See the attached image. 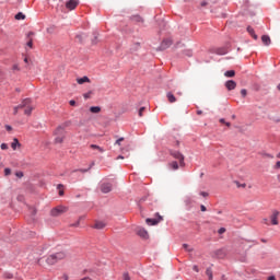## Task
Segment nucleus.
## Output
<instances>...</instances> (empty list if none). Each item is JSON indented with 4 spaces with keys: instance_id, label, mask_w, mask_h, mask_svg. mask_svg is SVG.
<instances>
[{
    "instance_id": "bb28decb",
    "label": "nucleus",
    "mask_w": 280,
    "mask_h": 280,
    "mask_svg": "<svg viewBox=\"0 0 280 280\" xmlns=\"http://www.w3.org/2000/svg\"><path fill=\"white\" fill-rule=\"evenodd\" d=\"M183 248H184L187 253H192V252H194V248H192V247H189V245L186 244V243L183 244Z\"/></svg>"
},
{
    "instance_id": "39448f33",
    "label": "nucleus",
    "mask_w": 280,
    "mask_h": 280,
    "mask_svg": "<svg viewBox=\"0 0 280 280\" xmlns=\"http://www.w3.org/2000/svg\"><path fill=\"white\" fill-rule=\"evenodd\" d=\"M156 215H158V218H154V219L148 218L145 220V222L149 226H156V224H159V222H161L163 220V217H161V214L156 213Z\"/></svg>"
},
{
    "instance_id": "20e7f679",
    "label": "nucleus",
    "mask_w": 280,
    "mask_h": 280,
    "mask_svg": "<svg viewBox=\"0 0 280 280\" xmlns=\"http://www.w3.org/2000/svg\"><path fill=\"white\" fill-rule=\"evenodd\" d=\"M171 156L177 159V161H179V165L182 167H185V155H183V153H180L179 151H171Z\"/></svg>"
},
{
    "instance_id": "a878e982",
    "label": "nucleus",
    "mask_w": 280,
    "mask_h": 280,
    "mask_svg": "<svg viewBox=\"0 0 280 280\" xmlns=\"http://www.w3.org/2000/svg\"><path fill=\"white\" fill-rule=\"evenodd\" d=\"M15 19H16V21H24L25 14H23L22 12H19V13L15 15Z\"/></svg>"
},
{
    "instance_id": "79ce46f5",
    "label": "nucleus",
    "mask_w": 280,
    "mask_h": 280,
    "mask_svg": "<svg viewBox=\"0 0 280 280\" xmlns=\"http://www.w3.org/2000/svg\"><path fill=\"white\" fill-rule=\"evenodd\" d=\"M121 141H124V138H119L116 140V145H120L121 144Z\"/></svg>"
},
{
    "instance_id": "69168bd1",
    "label": "nucleus",
    "mask_w": 280,
    "mask_h": 280,
    "mask_svg": "<svg viewBox=\"0 0 280 280\" xmlns=\"http://www.w3.org/2000/svg\"><path fill=\"white\" fill-rule=\"evenodd\" d=\"M220 124H226V121L224 120V118L220 119Z\"/></svg>"
},
{
    "instance_id": "052dcab7",
    "label": "nucleus",
    "mask_w": 280,
    "mask_h": 280,
    "mask_svg": "<svg viewBox=\"0 0 280 280\" xmlns=\"http://www.w3.org/2000/svg\"><path fill=\"white\" fill-rule=\"evenodd\" d=\"M62 279H63V280H69V276L63 275V276H62Z\"/></svg>"
},
{
    "instance_id": "0e129e2a",
    "label": "nucleus",
    "mask_w": 280,
    "mask_h": 280,
    "mask_svg": "<svg viewBox=\"0 0 280 280\" xmlns=\"http://www.w3.org/2000/svg\"><path fill=\"white\" fill-rule=\"evenodd\" d=\"M59 196H65V190H59Z\"/></svg>"
},
{
    "instance_id": "13d9d810",
    "label": "nucleus",
    "mask_w": 280,
    "mask_h": 280,
    "mask_svg": "<svg viewBox=\"0 0 280 280\" xmlns=\"http://www.w3.org/2000/svg\"><path fill=\"white\" fill-rule=\"evenodd\" d=\"M267 280H277L275 276H270Z\"/></svg>"
},
{
    "instance_id": "37998d69",
    "label": "nucleus",
    "mask_w": 280,
    "mask_h": 280,
    "mask_svg": "<svg viewBox=\"0 0 280 280\" xmlns=\"http://www.w3.org/2000/svg\"><path fill=\"white\" fill-rule=\"evenodd\" d=\"M95 40H97V33H94V39H92L93 45H95L97 43Z\"/></svg>"
},
{
    "instance_id": "4be33fe9",
    "label": "nucleus",
    "mask_w": 280,
    "mask_h": 280,
    "mask_svg": "<svg viewBox=\"0 0 280 280\" xmlns=\"http://www.w3.org/2000/svg\"><path fill=\"white\" fill-rule=\"evenodd\" d=\"M34 110V107H32L30 104L25 107L24 114L32 115V112Z\"/></svg>"
},
{
    "instance_id": "9b49d317",
    "label": "nucleus",
    "mask_w": 280,
    "mask_h": 280,
    "mask_svg": "<svg viewBox=\"0 0 280 280\" xmlns=\"http://www.w3.org/2000/svg\"><path fill=\"white\" fill-rule=\"evenodd\" d=\"M137 235H139V237H142V240H148V230L139 228L137 230Z\"/></svg>"
},
{
    "instance_id": "4c0bfd02",
    "label": "nucleus",
    "mask_w": 280,
    "mask_h": 280,
    "mask_svg": "<svg viewBox=\"0 0 280 280\" xmlns=\"http://www.w3.org/2000/svg\"><path fill=\"white\" fill-rule=\"evenodd\" d=\"M19 110H21L20 107H19V106H15V107L13 108V115H19Z\"/></svg>"
},
{
    "instance_id": "6e6d98bb",
    "label": "nucleus",
    "mask_w": 280,
    "mask_h": 280,
    "mask_svg": "<svg viewBox=\"0 0 280 280\" xmlns=\"http://www.w3.org/2000/svg\"><path fill=\"white\" fill-rule=\"evenodd\" d=\"M236 185H237V187H246V184H242V185H240V183H238V182H236Z\"/></svg>"
},
{
    "instance_id": "b1692460",
    "label": "nucleus",
    "mask_w": 280,
    "mask_h": 280,
    "mask_svg": "<svg viewBox=\"0 0 280 280\" xmlns=\"http://www.w3.org/2000/svg\"><path fill=\"white\" fill-rule=\"evenodd\" d=\"M90 148H92V150H98V152L104 153V149L97 144H91Z\"/></svg>"
},
{
    "instance_id": "393cba45",
    "label": "nucleus",
    "mask_w": 280,
    "mask_h": 280,
    "mask_svg": "<svg viewBox=\"0 0 280 280\" xmlns=\"http://www.w3.org/2000/svg\"><path fill=\"white\" fill-rule=\"evenodd\" d=\"M100 110H102V107H100V106H92V107H90V112H92L94 114L100 113Z\"/></svg>"
},
{
    "instance_id": "bf43d9fd",
    "label": "nucleus",
    "mask_w": 280,
    "mask_h": 280,
    "mask_svg": "<svg viewBox=\"0 0 280 280\" xmlns=\"http://www.w3.org/2000/svg\"><path fill=\"white\" fill-rule=\"evenodd\" d=\"M264 224H268V218L262 219Z\"/></svg>"
},
{
    "instance_id": "864d4df0",
    "label": "nucleus",
    "mask_w": 280,
    "mask_h": 280,
    "mask_svg": "<svg viewBox=\"0 0 280 280\" xmlns=\"http://www.w3.org/2000/svg\"><path fill=\"white\" fill-rule=\"evenodd\" d=\"M13 71H19V65L13 66Z\"/></svg>"
},
{
    "instance_id": "f8f14e48",
    "label": "nucleus",
    "mask_w": 280,
    "mask_h": 280,
    "mask_svg": "<svg viewBox=\"0 0 280 280\" xmlns=\"http://www.w3.org/2000/svg\"><path fill=\"white\" fill-rule=\"evenodd\" d=\"M279 218V211L273 210L270 220H271V224L277 225L279 224V221L277 220Z\"/></svg>"
},
{
    "instance_id": "f3484780",
    "label": "nucleus",
    "mask_w": 280,
    "mask_h": 280,
    "mask_svg": "<svg viewBox=\"0 0 280 280\" xmlns=\"http://www.w3.org/2000/svg\"><path fill=\"white\" fill-rule=\"evenodd\" d=\"M78 84H84L85 82H91V79H89V77H83V78H79L77 79Z\"/></svg>"
},
{
    "instance_id": "423d86ee",
    "label": "nucleus",
    "mask_w": 280,
    "mask_h": 280,
    "mask_svg": "<svg viewBox=\"0 0 280 280\" xmlns=\"http://www.w3.org/2000/svg\"><path fill=\"white\" fill-rule=\"evenodd\" d=\"M172 47V39H164L158 48V51H165Z\"/></svg>"
},
{
    "instance_id": "aec40b11",
    "label": "nucleus",
    "mask_w": 280,
    "mask_h": 280,
    "mask_svg": "<svg viewBox=\"0 0 280 280\" xmlns=\"http://www.w3.org/2000/svg\"><path fill=\"white\" fill-rule=\"evenodd\" d=\"M225 78H234L235 77V70H228L224 72Z\"/></svg>"
},
{
    "instance_id": "f03ea898",
    "label": "nucleus",
    "mask_w": 280,
    "mask_h": 280,
    "mask_svg": "<svg viewBox=\"0 0 280 280\" xmlns=\"http://www.w3.org/2000/svg\"><path fill=\"white\" fill-rule=\"evenodd\" d=\"M66 258L67 254L65 252H59L48 256L46 259V264H48V266H54V264H58V261H62V259Z\"/></svg>"
},
{
    "instance_id": "774afa93",
    "label": "nucleus",
    "mask_w": 280,
    "mask_h": 280,
    "mask_svg": "<svg viewBox=\"0 0 280 280\" xmlns=\"http://www.w3.org/2000/svg\"><path fill=\"white\" fill-rule=\"evenodd\" d=\"M197 115H202V110H197Z\"/></svg>"
},
{
    "instance_id": "e2e57ef3",
    "label": "nucleus",
    "mask_w": 280,
    "mask_h": 280,
    "mask_svg": "<svg viewBox=\"0 0 280 280\" xmlns=\"http://www.w3.org/2000/svg\"><path fill=\"white\" fill-rule=\"evenodd\" d=\"M30 36H34V32H28L27 38H30Z\"/></svg>"
},
{
    "instance_id": "0eeeda50",
    "label": "nucleus",
    "mask_w": 280,
    "mask_h": 280,
    "mask_svg": "<svg viewBox=\"0 0 280 280\" xmlns=\"http://www.w3.org/2000/svg\"><path fill=\"white\" fill-rule=\"evenodd\" d=\"M101 191L102 194H110V191H113V184L110 183L101 184Z\"/></svg>"
},
{
    "instance_id": "473e14b6",
    "label": "nucleus",
    "mask_w": 280,
    "mask_h": 280,
    "mask_svg": "<svg viewBox=\"0 0 280 280\" xmlns=\"http://www.w3.org/2000/svg\"><path fill=\"white\" fill-rule=\"evenodd\" d=\"M171 167H173V170H178V162H172Z\"/></svg>"
},
{
    "instance_id": "5701e85b",
    "label": "nucleus",
    "mask_w": 280,
    "mask_h": 280,
    "mask_svg": "<svg viewBox=\"0 0 280 280\" xmlns=\"http://www.w3.org/2000/svg\"><path fill=\"white\" fill-rule=\"evenodd\" d=\"M206 275L209 278V280H213V271L211 270V268H207Z\"/></svg>"
},
{
    "instance_id": "a18cd8bd",
    "label": "nucleus",
    "mask_w": 280,
    "mask_h": 280,
    "mask_svg": "<svg viewBox=\"0 0 280 280\" xmlns=\"http://www.w3.org/2000/svg\"><path fill=\"white\" fill-rule=\"evenodd\" d=\"M90 168H80L79 172H82V174H86V172H89Z\"/></svg>"
},
{
    "instance_id": "2f4dec72",
    "label": "nucleus",
    "mask_w": 280,
    "mask_h": 280,
    "mask_svg": "<svg viewBox=\"0 0 280 280\" xmlns=\"http://www.w3.org/2000/svg\"><path fill=\"white\" fill-rule=\"evenodd\" d=\"M201 8H206V5H209V0H202L200 2Z\"/></svg>"
},
{
    "instance_id": "de8ad7c7",
    "label": "nucleus",
    "mask_w": 280,
    "mask_h": 280,
    "mask_svg": "<svg viewBox=\"0 0 280 280\" xmlns=\"http://www.w3.org/2000/svg\"><path fill=\"white\" fill-rule=\"evenodd\" d=\"M275 170H280V161H278L275 165Z\"/></svg>"
},
{
    "instance_id": "4468645a",
    "label": "nucleus",
    "mask_w": 280,
    "mask_h": 280,
    "mask_svg": "<svg viewBox=\"0 0 280 280\" xmlns=\"http://www.w3.org/2000/svg\"><path fill=\"white\" fill-rule=\"evenodd\" d=\"M28 104H32V98H24L18 107L25 108Z\"/></svg>"
},
{
    "instance_id": "603ef678",
    "label": "nucleus",
    "mask_w": 280,
    "mask_h": 280,
    "mask_svg": "<svg viewBox=\"0 0 280 280\" xmlns=\"http://www.w3.org/2000/svg\"><path fill=\"white\" fill-rule=\"evenodd\" d=\"M192 270H195V272H199L198 266L195 265V266L192 267Z\"/></svg>"
},
{
    "instance_id": "5fc2aeb1",
    "label": "nucleus",
    "mask_w": 280,
    "mask_h": 280,
    "mask_svg": "<svg viewBox=\"0 0 280 280\" xmlns=\"http://www.w3.org/2000/svg\"><path fill=\"white\" fill-rule=\"evenodd\" d=\"M265 156H268V159H275V156H272L270 153L265 154Z\"/></svg>"
},
{
    "instance_id": "412c9836",
    "label": "nucleus",
    "mask_w": 280,
    "mask_h": 280,
    "mask_svg": "<svg viewBox=\"0 0 280 280\" xmlns=\"http://www.w3.org/2000/svg\"><path fill=\"white\" fill-rule=\"evenodd\" d=\"M2 277L3 279H14V275L10 273V271H4Z\"/></svg>"
},
{
    "instance_id": "8fccbe9b",
    "label": "nucleus",
    "mask_w": 280,
    "mask_h": 280,
    "mask_svg": "<svg viewBox=\"0 0 280 280\" xmlns=\"http://www.w3.org/2000/svg\"><path fill=\"white\" fill-rule=\"evenodd\" d=\"M69 104H70V106H75V101H74V100H71V101L69 102Z\"/></svg>"
},
{
    "instance_id": "f257e3e1",
    "label": "nucleus",
    "mask_w": 280,
    "mask_h": 280,
    "mask_svg": "<svg viewBox=\"0 0 280 280\" xmlns=\"http://www.w3.org/2000/svg\"><path fill=\"white\" fill-rule=\"evenodd\" d=\"M71 125L70 121H66L63 125H60L59 127H57V129L55 130V143H62V141H65V128L69 127Z\"/></svg>"
},
{
    "instance_id": "3c124183",
    "label": "nucleus",
    "mask_w": 280,
    "mask_h": 280,
    "mask_svg": "<svg viewBox=\"0 0 280 280\" xmlns=\"http://www.w3.org/2000/svg\"><path fill=\"white\" fill-rule=\"evenodd\" d=\"M200 209H201V211H207V207H205V205H201Z\"/></svg>"
},
{
    "instance_id": "4d7b16f0",
    "label": "nucleus",
    "mask_w": 280,
    "mask_h": 280,
    "mask_svg": "<svg viewBox=\"0 0 280 280\" xmlns=\"http://www.w3.org/2000/svg\"><path fill=\"white\" fill-rule=\"evenodd\" d=\"M252 37L254 38V40H257L259 37L257 36V34L254 33V35H252Z\"/></svg>"
},
{
    "instance_id": "6ab92c4d",
    "label": "nucleus",
    "mask_w": 280,
    "mask_h": 280,
    "mask_svg": "<svg viewBox=\"0 0 280 280\" xmlns=\"http://www.w3.org/2000/svg\"><path fill=\"white\" fill-rule=\"evenodd\" d=\"M131 21H133L135 23H143V19L140 15L131 16Z\"/></svg>"
},
{
    "instance_id": "7c9ffc66",
    "label": "nucleus",
    "mask_w": 280,
    "mask_h": 280,
    "mask_svg": "<svg viewBox=\"0 0 280 280\" xmlns=\"http://www.w3.org/2000/svg\"><path fill=\"white\" fill-rule=\"evenodd\" d=\"M92 94H93V92H92V91H90V92H88V93L83 94L84 100H89V98L91 97V95H92Z\"/></svg>"
},
{
    "instance_id": "7ed1b4c3",
    "label": "nucleus",
    "mask_w": 280,
    "mask_h": 280,
    "mask_svg": "<svg viewBox=\"0 0 280 280\" xmlns=\"http://www.w3.org/2000/svg\"><path fill=\"white\" fill-rule=\"evenodd\" d=\"M67 211H69V208H67L65 206H58L50 210V215L52 218H58V215H62V213H67Z\"/></svg>"
},
{
    "instance_id": "1a4fd4ad",
    "label": "nucleus",
    "mask_w": 280,
    "mask_h": 280,
    "mask_svg": "<svg viewBox=\"0 0 280 280\" xmlns=\"http://www.w3.org/2000/svg\"><path fill=\"white\" fill-rule=\"evenodd\" d=\"M237 86V83L233 80H229L225 82V89H228V91H235Z\"/></svg>"
},
{
    "instance_id": "9d476101",
    "label": "nucleus",
    "mask_w": 280,
    "mask_h": 280,
    "mask_svg": "<svg viewBox=\"0 0 280 280\" xmlns=\"http://www.w3.org/2000/svg\"><path fill=\"white\" fill-rule=\"evenodd\" d=\"M214 54H217L218 56H226V54H229V47L224 46V47L217 48L214 50Z\"/></svg>"
},
{
    "instance_id": "680f3d73",
    "label": "nucleus",
    "mask_w": 280,
    "mask_h": 280,
    "mask_svg": "<svg viewBox=\"0 0 280 280\" xmlns=\"http://www.w3.org/2000/svg\"><path fill=\"white\" fill-rule=\"evenodd\" d=\"M72 226H80V221H77Z\"/></svg>"
},
{
    "instance_id": "c9c22d12",
    "label": "nucleus",
    "mask_w": 280,
    "mask_h": 280,
    "mask_svg": "<svg viewBox=\"0 0 280 280\" xmlns=\"http://www.w3.org/2000/svg\"><path fill=\"white\" fill-rule=\"evenodd\" d=\"M218 233H219V235H222V234L226 233V229L225 228H220Z\"/></svg>"
},
{
    "instance_id": "ddd939ff",
    "label": "nucleus",
    "mask_w": 280,
    "mask_h": 280,
    "mask_svg": "<svg viewBox=\"0 0 280 280\" xmlns=\"http://www.w3.org/2000/svg\"><path fill=\"white\" fill-rule=\"evenodd\" d=\"M261 43H262L266 47L270 46V43H271L270 36H268V35H262V36H261Z\"/></svg>"
},
{
    "instance_id": "e433bc0d",
    "label": "nucleus",
    "mask_w": 280,
    "mask_h": 280,
    "mask_svg": "<svg viewBox=\"0 0 280 280\" xmlns=\"http://www.w3.org/2000/svg\"><path fill=\"white\" fill-rule=\"evenodd\" d=\"M143 110H145V107H141L138 112L139 117H143Z\"/></svg>"
},
{
    "instance_id": "2eb2a0df",
    "label": "nucleus",
    "mask_w": 280,
    "mask_h": 280,
    "mask_svg": "<svg viewBox=\"0 0 280 280\" xmlns=\"http://www.w3.org/2000/svg\"><path fill=\"white\" fill-rule=\"evenodd\" d=\"M105 226H106V223H104L103 221H96L94 229H97L98 231H101Z\"/></svg>"
},
{
    "instance_id": "c756f323",
    "label": "nucleus",
    "mask_w": 280,
    "mask_h": 280,
    "mask_svg": "<svg viewBox=\"0 0 280 280\" xmlns=\"http://www.w3.org/2000/svg\"><path fill=\"white\" fill-rule=\"evenodd\" d=\"M247 32L250 36H255V30L252 26H247Z\"/></svg>"
},
{
    "instance_id": "a19ab883",
    "label": "nucleus",
    "mask_w": 280,
    "mask_h": 280,
    "mask_svg": "<svg viewBox=\"0 0 280 280\" xmlns=\"http://www.w3.org/2000/svg\"><path fill=\"white\" fill-rule=\"evenodd\" d=\"M0 148H1V150H8V144H7V143H2V144L0 145Z\"/></svg>"
},
{
    "instance_id": "ea45409f",
    "label": "nucleus",
    "mask_w": 280,
    "mask_h": 280,
    "mask_svg": "<svg viewBox=\"0 0 280 280\" xmlns=\"http://www.w3.org/2000/svg\"><path fill=\"white\" fill-rule=\"evenodd\" d=\"M15 176H16L18 178H23V172H16V173H15Z\"/></svg>"
},
{
    "instance_id": "dca6fc26",
    "label": "nucleus",
    "mask_w": 280,
    "mask_h": 280,
    "mask_svg": "<svg viewBox=\"0 0 280 280\" xmlns=\"http://www.w3.org/2000/svg\"><path fill=\"white\" fill-rule=\"evenodd\" d=\"M12 150H16V148H21V142H19V139H13V142L11 143Z\"/></svg>"
},
{
    "instance_id": "09e8293b",
    "label": "nucleus",
    "mask_w": 280,
    "mask_h": 280,
    "mask_svg": "<svg viewBox=\"0 0 280 280\" xmlns=\"http://www.w3.org/2000/svg\"><path fill=\"white\" fill-rule=\"evenodd\" d=\"M5 130H8V132H10L12 130V126L5 125Z\"/></svg>"
},
{
    "instance_id": "58836bf2",
    "label": "nucleus",
    "mask_w": 280,
    "mask_h": 280,
    "mask_svg": "<svg viewBox=\"0 0 280 280\" xmlns=\"http://www.w3.org/2000/svg\"><path fill=\"white\" fill-rule=\"evenodd\" d=\"M122 279H124V280H130V276L128 275V272H125V273L122 275Z\"/></svg>"
},
{
    "instance_id": "6e6552de",
    "label": "nucleus",
    "mask_w": 280,
    "mask_h": 280,
    "mask_svg": "<svg viewBox=\"0 0 280 280\" xmlns=\"http://www.w3.org/2000/svg\"><path fill=\"white\" fill-rule=\"evenodd\" d=\"M78 5H80V0H69L66 3V8L68 10H75V8H78Z\"/></svg>"
},
{
    "instance_id": "72a5a7b5",
    "label": "nucleus",
    "mask_w": 280,
    "mask_h": 280,
    "mask_svg": "<svg viewBox=\"0 0 280 280\" xmlns=\"http://www.w3.org/2000/svg\"><path fill=\"white\" fill-rule=\"evenodd\" d=\"M10 174H12V170L10 168H4V176H10Z\"/></svg>"
},
{
    "instance_id": "c03bdc74",
    "label": "nucleus",
    "mask_w": 280,
    "mask_h": 280,
    "mask_svg": "<svg viewBox=\"0 0 280 280\" xmlns=\"http://www.w3.org/2000/svg\"><path fill=\"white\" fill-rule=\"evenodd\" d=\"M26 45H27V47L32 48L34 44H33L32 39H30V40L26 43Z\"/></svg>"
},
{
    "instance_id": "c85d7f7f",
    "label": "nucleus",
    "mask_w": 280,
    "mask_h": 280,
    "mask_svg": "<svg viewBox=\"0 0 280 280\" xmlns=\"http://www.w3.org/2000/svg\"><path fill=\"white\" fill-rule=\"evenodd\" d=\"M185 56H188V58H191L194 56V51L190 49L184 51Z\"/></svg>"
},
{
    "instance_id": "f704fd0d",
    "label": "nucleus",
    "mask_w": 280,
    "mask_h": 280,
    "mask_svg": "<svg viewBox=\"0 0 280 280\" xmlns=\"http://www.w3.org/2000/svg\"><path fill=\"white\" fill-rule=\"evenodd\" d=\"M241 95L242 97H246V95H248V91H246V89L241 90Z\"/></svg>"
},
{
    "instance_id": "49530a36",
    "label": "nucleus",
    "mask_w": 280,
    "mask_h": 280,
    "mask_svg": "<svg viewBox=\"0 0 280 280\" xmlns=\"http://www.w3.org/2000/svg\"><path fill=\"white\" fill-rule=\"evenodd\" d=\"M200 196H202L203 198H207V196H209V192L201 191Z\"/></svg>"
},
{
    "instance_id": "338daca9",
    "label": "nucleus",
    "mask_w": 280,
    "mask_h": 280,
    "mask_svg": "<svg viewBox=\"0 0 280 280\" xmlns=\"http://www.w3.org/2000/svg\"><path fill=\"white\" fill-rule=\"evenodd\" d=\"M62 184H59L58 186H57V189H62Z\"/></svg>"
},
{
    "instance_id": "cd10ccee",
    "label": "nucleus",
    "mask_w": 280,
    "mask_h": 280,
    "mask_svg": "<svg viewBox=\"0 0 280 280\" xmlns=\"http://www.w3.org/2000/svg\"><path fill=\"white\" fill-rule=\"evenodd\" d=\"M84 38H86V34L77 35V39L79 40V43H84Z\"/></svg>"
},
{
    "instance_id": "a211bd4d",
    "label": "nucleus",
    "mask_w": 280,
    "mask_h": 280,
    "mask_svg": "<svg viewBox=\"0 0 280 280\" xmlns=\"http://www.w3.org/2000/svg\"><path fill=\"white\" fill-rule=\"evenodd\" d=\"M166 97H167V100H168V102H170L171 104H174V102H176V96H174V95L172 94V92H168V93L166 94Z\"/></svg>"
}]
</instances>
